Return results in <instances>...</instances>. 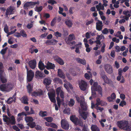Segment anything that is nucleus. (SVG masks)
<instances>
[{
	"label": "nucleus",
	"mask_w": 131,
	"mask_h": 131,
	"mask_svg": "<svg viewBox=\"0 0 131 131\" xmlns=\"http://www.w3.org/2000/svg\"><path fill=\"white\" fill-rule=\"evenodd\" d=\"M75 97L78 102L80 104L81 108H79V110L80 115L84 120H85L89 115V113L85 111L87 110L88 107L84 101V97L83 96L79 97L77 95Z\"/></svg>",
	"instance_id": "obj_1"
},
{
	"label": "nucleus",
	"mask_w": 131,
	"mask_h": 131,
	"mask_svg": "<svg viewBox=\"0 0 131 131\" xmlns=\"http://www.w3.org/2000/svg\"><path fill=\"white\" fill-rule=\"evenodd\" d=\"M117 125L121 129L130 131L131 130V127L128 125V121H118L117 122Z\"/></svg>",
	"instance_id": "obj_2"
},
{
	"label": "nucleus",
	"mask_w": 131,
	"mask_h": 131,
	"mask_svg": "<svg viewBox=\"0 0 131 131\" xmlns=\"http://www.w3.org/2000/svg\"><path fill=\"white\" fill-rule=\"evenodd\" d=\"M97 83H94L93 86L91 87L92 90V96L89 97V99L91 100L92 99V97H94L96 96L95 91H98L99 93L101 95H102V88L100 86H98V89H97L96 86Z\"/></svg>",
	"instance_id": "obj_3"
},
{
	"label": "nucleus",
	"mask_w": 131,
	"mask_h": 131,
	"mask_svg": "<svg viewBox=\"0 0 131 131\" xmlns=\"http://www.w3.org/2000/svg\"><path fill=\"white\" fill-rule=\"evenodd\" d=\"M4 122L6 123L7 125H14L16 124L15 118L13 115L8 117L7 116L3 114L2 116Z\"/></svg>",
	"instance_id": "obj_4"
},
{
	"label": "nucleus",
	"mask_w": 131,
	"mask_h": 131,
	"mask_svg": "<svg viewBox=\"0 0 131 131\" xmlns=\"http://www.w3.org/2000/svg\"><path fill=\"white\" fill-rule=\"evenodd\" d=\"M14 87L12 83H9L7 84L1 85L0 86V90L3 91L8 92L10 91Z\"/></svg>",
	"instance_id": "obj_5"
},
{
	"label": "nucleus",
	"mask_w": 131,
	"mask_h": 131,
	"mask_svg": "<svg viewBox=\"0 0 131 131\" xmlns=\"http://www.w3.org/2000/svg\"><path fill=\"white\" fill-rule=\"evenodd\" d=\"M78 84L80 89L83 91H85L88 88V84L86 81L81 80L78 81Z\"/></svg>",
	"instance_id": "obj_6"
},
{
	"label": "nucleus",
	"mask_w": 131,
	"mask_h": 131,
	"mask_svg": "<svg viewBox=\"0 0 131 131\" xmlns=\"http://www.w3.org/2000/svg\"><path fill=\"white\" fill-rule=\"evenodd\" d=\"M61 126L64 129L68 130L69 128V125L68 122L65 119H62L61 121Z\"/></svg>",
	"instance_id": "obj_7"
},
{
	"label": "nucleus",
	"mask_w": 131,
	"mask_h": 131,
	"mask_svg": "<svg viewBox=\"0 0 131 131\" xmlns=\"http://www.w3.org/2000/svg\"><path fill=\"white\" fill-rule=\"evenodd\" d=\"M34 75V72L31 70L27 71V79L28 82L31 81Z\"/></svg>",
	"instance_id": "obj_8"
},
{
	"label": "nucleus",
	"mask_w": 131,
	"mask_h": 131,
	"mask_svg": "<svg viewBox=\"0 0 131 131\" xmlns=\"http://www.w3.org/2000/svg\"><path fill=\"white\" fill-rule=\"evenodd\" d=\"M70 119L72 122L74 123L76 125H80L82 123V121L79 120L74 115H72L70 116Z\"/></svg>",
	"instance_id": "obj_9"
},
{
	"label": "nucleus",
	"mask_w": 131,
	"mask_h": 131,
	"mask_svg": "<svg viewBox=\"0 0 131 131\" xmlns=\"http://www.w3.org/2000/svg\"><path fill=\"white\" fill-rule=\"evenodd\" d=\"M0 78L1 81L3 83L7 82L5 74L3 70H0Z\"/></svg>",
	"instance_id": "obj_10"
},
{
	"label": "nucleus",
	"mask_w": 131,
	"mask_h": 131,
	"mask_svg": "<svg viewBox=\"0 0 131 131\" xmlns=\"http://www.w3.org/2000/svg\"><path fill=\"white\" fill-rule=\"evenodd\" d=\"M48 94L51 101L52 102L55 103L56 102L55 99L56 94L54 90H52L51 92L48 93Z\"/></svg>",
	"instance_id": "obj_11"
},
{
	"label": "nucleus",
	"mask_w": 131,
	"mask_h": 131,
	"mask_svg": "<svg viewBox=\"0 0 131 131\" xmlns=\"http://www.w3.org/2000/svg\"><path fill=\"white\" fill-rule=\"evenodd\" d=\"M16 97V93H15L12 97H9L7 100L6 101V103L9 104H10L13 102H15Z\"/></svg>",
	"instance_id": "obj_12"
},
{
	"label": "nucleus",
	"mask_w": 131,
	"mask_h": 131,
	"mask_svg": "<svg viewBox=\"0 0 131 131\" xmlns=\"http://www.w3.org/2000/svg\"><path fill=\"white\" fill-rule=\"evenodd\" d=\"M105 71L108 73L111 74L113 72V69L112 66L109 64H106L104 66Z\"/></svg>",
	"instance_id": "obj_13"
},
{
	"label": "nucleus",
	"mask_w": 131,
	"mask_h": 131,
	"mask_svg": "<svg viewBox=\"0 0 131 131\" xmlns=\"http://www.w3.org/2000/svg\"><path fill=\"white\" fill-rule=\"evenodd\" d=\"M101 76L105 83L108 84L112 83V81L111 80L109 79L105 75L102 74V73H101Z\"/></svg>",
	"instance_id": "obj_14"
},
{
	"label": "nucleus",
	"mask_w": 131,
	"mask_h": 131,
	"mask_svg": "<svg viewBox=\"0 0 131 131\" xmlns=\"http://www.w3.org/2000/svg\"><path fill=\"white\" fill-rule=\"evenodd\" d=\"M14 9L12 7H10L8 8L6 10V12L5 14L6 17L8 18V15H10L14 14Z\"/></svg>",
	"instance_id": "obj_15"
},
{
	"label": "nucleus",
	"mask_w": 131,
	"mask_h": 131,
	"mask_svg": "<svg viewBox=\"0 0 131 131\" xmlns=\"http://www.w3.org/2000/svg\"><path fill=\"white\" fill-rule=\"evenodd\" d=\"M56 94L57 96L59 97L60 93L61 97L63 99L64 98V94L63 91L62 90L60 87L58 88L56 90Z\"/></svg>",
	"instance_id": "obj_16"
},
{
	"label": "nucleus",
	"mask_w": 131,
	"mask_h": 131,
	"mask_svg": "<svg viewBox=\"0 0 131 131\" xmlns=\"http://www.w3.org/2000/svg\"><path fill=\"white\" fill-rule=\"evenodd\" d=\"M55 67L54 64L47 62L46 65V68L48 70L53 69Z\"/></svg>",
	"instance_id": "obj_17"
},
{
	"label": "nucleus",
	"mask_w": 131,
	"mask_h": 131,
	"mask_svg": "<svg viewBox=\"0 0 131 131\" xmlns=\"http://www.w3.org/2000/svg\"><path fill=\"white\" fill-rule=\"evenodd\" d=\"M103 23L102 21L99 20H97L96 23V29L99 31L101 30L102 28Z\"/></svg>",
	"instance_id": "obj_18"
},
{
	"label": "nucleus",
	"mask_w": 131,
	"mask_h": 131,
	"mask_svg": "<svg viewBox=\"0 0 131 131\" xmlns=\"http://www.w3.org/2000/svg\"><path fill=\"white\" fill-rule=\"evenodd\" d=\"M28 64L32 69H34L36 67V61L35 60H32L29 62Z\"/></svg>",
	"instance_id": "obj_19"
},
{
	"label": "nucleus",
	"mask_w": 131,
	"mask_h": 131,
	"mask_svg": "<svg viewBox=\"0 0 131 131\" xmlns=\"http://www.w3.org/2000/svg\"><path fill=\"white\" fill-rule=\"evenodd\" d=\"M26 115L25 113L24 112H22L21 113H19L18 114V117L17 118V120L19 122L21 120H22L23 118V116L24 115L26 116Z\"/></svg>",
	"instance_id": "obj_20"
},
{
	"label": "nucleus",
	"mask_w": 131,
	"mask_h": 131,
	"mask_svg": "<svg viewBox=\"0 0 131 131\" xmlns=\"http://www.w3.org/2000/svg\"><path fill=\"white\" fill-rule=\"evenodd\" d=\"M51 80L50 78L48 77L45 78L43 81V84L46 85H49L50 84Z\"/></svg>",
	"instance_id": "obj_21"
},
{
	"label": "nucleus",
	"mask_w": 131,
	"mask_h": 131,
	"mask_svg": "<svg viewBox=\"0 0 131 131\" xmlns=\"http://www.w3.org/2000/svg\"><path fill=\"white\" fill-rule=\"evenodd\" d=\"M64 82H65V83L64 85V86L67 91H68V86L71 90L73 89L72 85L69 82H68L67 81L65 80H64Z\"/></svg>",
	"instance_id": "obj_22"
},
{
	"label": "nucleus",
	"mask_w": 131,
	"mask_h": 131,
	"mask_svg": "<svg viewBox=\"0 0 131 131\" xmlns=\"http://www.w3.org/2000/svg\"><path fill=\"white\" fill-rule=\"evenodd\" d=\"M58 75L59 77L63 79H64L65 77L64 74L60 69H58Z\"/></svg>",
	"instance_id": "obj_23"
},
{
	"label": "nucleus",
	"mask_w": 131,
	"mask_h": 131,
	"mask_svg": "<svg viewBox=\"0 0 131 131\" xmlns=\"http://www.w3.org/2000/svg\"><path fill=\"white\" fill-rule=\"evenodd\" d=\"M77 61L79 63L83 65L86 64V61L84 58L81 59L79 58H77L76 59Z\"/></svg>",
	"instance_id": "obj_24"
},
{
	"label": "nucleus",
	"mask_w": 131,
	"mask_h": 131,
	"mask_svg": "<svg viewBox=\"0 0 131 131\" xmlns=\"http://www.w3.org/2000/svg\"><path fill=\"white\" fill-rule=\"evenodd\" d=\"M42 91L39 90L37 92H34L32 93L31 95L35 96H39L42 95Z\"/></svg>",
	"instance_id": "obj_25"
},
{
	"label": "nucleus",
	"mask_w": 131,
	"mask_h": 131,
	"mask_svg": "<svg viewBox=\"0 0 131 131\" xmlns=\"http://www.w3.org/2000/svg\"><path fill=\"white\" fill-rule=\"evenodd\" d=\"M38 67L39 69L41 70H43L46 67L44 63L40 61L38 63Z\"/></svg>",
	"instance_id": "obj_26"
},
{
	"label": "nucleus",
	"mask_w": 131,
	"mask_h": 131,
	"mask_svg": "<svg viewBox=\"0 0 131 131\" xmlns=\"http://www.w3.org/2000/svg\"><path fill=\"white\" fill-rule=\"evenodd\" d=\"M20 100L22 103L24 104H27L28 103V99L27 96H24L22 97L20 99Z\"/></svg>",
	"instance_id": "obj_27"
},
{
	"label": "nucleus",
	"mask_w": 131,
	"mask_h": 131,
	"mask_svg": "<svg viewBox=\"0 0 131 131\" xmlns=\"http://www.w3.org/2000/svg\"><path fill=\"white\" fill-rule=\"evenodd\" d=\"M96 8L97 10H104V6L100 3L96 6Z\"/></svg>",
	"instance_id": "obj_28"
},
{
	"label": "nucleus",
	"mask_w": 131,
	"mask_h": 131,
	"mask_svg": "<svg viewBox=\"0 0 131 131\" xmlns=\"http://www.w3.org/2000/svg\"><path fill=\"white\" fill-rule=\"evenodd\" d=\"M91 129L92 131H100V130L97 126L94 125H92Z\"/></svg>",
	"instance_id": "obj_29"
},
{
	"label": "nucleus",
	"mask_w": 131,
	"mask_h": 131,
	"mask_svg": "<svg viewBox=\"0 0 131 131\" xmlns=\"http://www.w3.org/2000/svg\"><path fill=\"white\" fill-rule=\"evenodd\" d=\"M27 91L29 93H30L32 91L33 86L32 84H28L27 86Z\"/></svg>",
	"instance_id": "obj_30"
},
{
	"label": "nucleus",
	"mask_w": 131,
	"mask_h": 131,
	"mask_svg": "<svg viewBox=\"0 0 131 131\" xmlns=\"http://www.w3.org/2000/svg\"><path fill=\"white\" fill-rule=\"evenodd\" d=\"M25 120L27 122L30 123L33 121V119L31 117H26L25 118Z\"/></svg>",
	"instance_id": "obj_31"
},
{
	"label": "nucleus",
	"mask_w": 131,
	"mask_h": 131,
	"mask_svg": "<svg viewBox=\"0 0 131 131\" xmlns=\"http://www.w3.org/2000/svg\"><path fill=\"white\" fill-rule=\"evenodd\" d=\"M65 39H68V40L71 41L72 40H74L75 39V37L73 34H71L69 35L68 37L66 38Z\"/></svg>",
	"instance_id": "obj_32"
},
{
	"label": "nucleus",
	"mask_w": 131,
	"mask_h": 131,
	"mask_svg": "<svg viewBox=\"0 0 131 131\" xmlns=\"http://www.w3.org/2000/svg\"><path fill=\"white\" fill-rule=\"evenodd\" d=\"M57 102L58 105V106L59 107H60L61 104L63 102L64 100L63 99H62L61 100L59 97L58 96H57Z\"/></svg>",
	"instance_id": "obj_33"
},
{
	"label": "nucleus",
	"mask_w": 131,
	"mask_h": 131,
	"mask_svg": "<svg viewBox=\"0 0 131 131\" xmlns=\"http://www.w3.org/2000/svg\"><path fill=\"white\" fill-rule=\"evenodd\" d=\"M65 40L66 43L70 45H74L75 44V42L74 41H71L68 40L67 39H65Z\"/></svg>",
	"instance_id": "obj_34"
},
{
	"label": "nucleus",
	"mask_w": 131,
	"mask_h": 131,
	"mask_svg": "<svg viewBox=\"0 0 131 131\" xmlns=\"http://www.w3.org/2000/svg\"><path fill=\"white\" fill-rule=\"evenodd\" d=\"M66 24L69 27H72L73 23L72 21L70 20H67L65 21Z\"/></svg>",
	"instance_id": "obj_35"
},
{
	"label": "nucleus",
	"mask_w": 131,
	"mask_h": 131,
	"mask_svg": "<svg viewBox=\"0 0 131 131\" xmlns=\"http://www.w3.org/2000/svg\"><path fill=\"white\" fill-rule=\"evenodd\" d=\"M43 74L39 71H37L36 72L35 75L37 77H43Z\"/></svg>",
	"instance_id": "obj_36"
},
{
	"label": "nucleus",
	"mask_w": 131,
	"mask_h": 131,
	"mask_svg": "<svg viewBox=\"0 0 131 131\" xmlns=\"http://www.w3.org/2000/svg\"><path fill=\"white\" fill-rule=\"evenodd\" d=\"M29 4L30 6L31 7H33L36 4H39V1H38L37 2H29Z\"/></svg>",
	"instance_id": "obj_37"
},
{
	"label": "nucleus",
	"mask_w": 131,
	"mask_h": 131,
	"mask_svg": "<svg viewBox=\"0 0 131 131\" xmlns=\"http://www.w3.org/2000/svg\"><path fill=\"white\" fill-rule=\"evenodd\" d=\"M60 64L62 65L64 64L63 61L60 58H58L56 60Z\"/></svg>",
	"instance_id": "obj_38"
},
{
	"label": "nucleus",
	"mask_w": 131,
	"mask_h": 131,
	"mask_svg": "<svg viewBox=\"0 0 131 131\" xmlns=\"http://www.w3.org/2000/svg\"><path fill=\"white\" fill-rule=\"evenodd\" d=\"M39 115L42 117H44L47 116V114L46 112H43L40 111L39 113Z\"/></svg>",
	"instance_id": "obj_39"
},
{
	"label": "nucleus",
	"mask_w": 131,
	"mask_h": 131,
	"mask_svg": "<svg viewBox=\"0 0 131 131\" xmlns=\"http://www.w3.org/2000/svg\"><path fill=\"white\" fill-rule=\"evenodd\" d=\"M20 34L21 35V36H22L24 37H27V35L25 32L23 30H22L20 31Z\"/></svg>",
	"instance_id": "obj_40"
},
{
	"label": "nucleus",
	"mask_w": 131,
	"mask_h": 131,
	"mask_svg": "<svg viewBox=\"0 0 131 131\" xmlns=\"http://www.w3.org/2000/svg\"><path fill=\"white\" fill-rule=\"evenodd\" d=\"M75 102L74 100L72 99H70L69 101L68 104L70 106H72L74 104Z\"/></svg>",
	"instance_id": "obj_41"
},
{
	"label": "nucleus",
	"mask_w": 131,
	"mask_h": 131,
	"mask_svg": "<svg viewBox=\"0 0 131 131\" xmlns=\"http://www.w3.org/2000/svg\"><path fill=\"white\" fill-rule=\"evenodd\" d=\"M123 13L124 15H125L128 17L130 16L131 14V12L127 10H125L123 11Z\"/></svg>",
	"instance_id": "obj_42"
},
{
	"label": "nucleus",
	"mask_w": 131,
	"mask_h": 131,
	"mask_svg": "<svg viewBox=\"0 0 131 131\" xmlns=\"http://www.w3.org/2000/svg\"><path fill=\"white\" fill-rule=\"evenodd\" d=\"M57 18L55 17L53 18L51 21V25L52 26H53L56 23Z\"/></svg>",
	"instance_id": "obj_43"
},
{
	"label": "nucleus",
	"mask_w": 131,
	"mask_h": 131,
	"mask_svg": "<svg viewBox=\"0 0 131 131\" xmlns=\"http://www.w3.org/2000/svg\"><path fill=\"white\" fill-rule=\"evenodd\" d=\"M27 125L29 126L31 128H34L36 125V124L35 122H31L30 123H28Z\"/></svg>",
	"instance_id": "obj_44"
},
{
	"label": "nucleus",
	"mask_w": 131,
	"mask_h": 131,
	"mask_svg": "<svg viewBox=\"0 0 131 131\" xmlns=\"http://www.w3.org/2000/svg\"><path fill=\"white\" fill-rule=\"evenodd\" d=\"M44 119L46 121L49 122H51L53 120V118L51 117H45L44 118Z\"/></svg>",
	"instance_id": "obj_45"
},
{
	"label": "nucleus",
	"mask_w": 131,
	"mask_h": 131,
	"mask_svg": "<svg viewBox=\"0 0 131 131\" xmlns=\"http://www.w3.org/2000/svg\"><path fill=\"white\" fill-rule=\"evenodd\" d=\"M97 38L100 40H101L102 39L104 40L105 39V38L102 34H101V35H98Z\"/></svg>",
	"instance_id": "obj_46"
},
{
	"label": "nucleus",
	"mask_w": 131,
	"mask_h": 131,
	"mask_svg": "<svg viewBox=\"0 0 131 131\" xmlns=\"http://www.w3.org/2000/svg\"><path fill=\"white\" fill-rule=\"evenodd\" d=\"M29 2H27L25 3L24 5V7L25 9H27L28 7H30Z\"/></svg>",
	"instance_id": "obj_47"
},
{
	"label": "nucleus",
	"mask_w": 131,
	"mask_h": 131,
	"mask_svg": "<svg viewBox=\"0 0 131 131\" xmlns=\"http://www.w3.org/2000/svg\"><path fill=\"white\" fill-rule=\"evenodd\" d=\"M84 77L85 78L89 80L91 78H92V76L87 73H86L84 74Z\"/></svg>",
	"instance_id": "obj_48"
},
{
	"label": "nucleus",
	"mask_w": 131,
	"mask_h": 131,
	"mask_svg": "<svg viewBox=\"0 0 131 131\" xmlns=\"http://www.w3.org/2000/svg\"><path fill=\"white\" fill-rule=\"evenodd\" d=\"M17 31V30L16 29H15L13 31H12L10 32H8V33H6L7 34V37H8L10 35H11V34H12L14 33L15 32Z\"/></svg>",
	"instance_id": "obj_49"
},
{
	"label": "nucleus",
	"mask_w": 131,
	"mask_h": 131,
	"mask_svg": "<svg viewBox=\"0 0 131 131\" xmlns=\"http://www.w3.org/2000/svg\"><path fill=\"white\" fill-rule=\"evenodd\" d=\"M33 22L31 21L30 23L28 24L27 25V27L29 29L31 28L33 26Z\"/></svg>",
	"instance_id": "obj_50"
},
{
	"label": "nucleus",
	"mask_w": 131,
	"mask_h": 131,
	"mask_svg": "<svg viewBox=\"0 0 131 131\" xmlns=\"http://www.w3.org/2000/svg\"><path fill=\"white\" fill-rule=\"evenodd\" d=\"M42 7L41 6L40 7H36L35 8V10L37 12H40L42 9Z\"/></svg>",
	"instance_id": "obj_51"
},
{
	"label": "nucleus",
	"mask_w": 131,
	"mask_h": 131,
	"mask_svg": "<svg viewBox=\"0 0 131 131\" xmlns=\"http://www.w3.org/2000/svg\"><path fill=\"white\" fill-rule=\"evenodd\" d=\"M102 101L99 98H97L96 100V103L95 105L98 106V105H100Z\"/></svg>",
	"instance_id": "obj_52"
},
{
	"label": "nucleus",
	"mask_w": 131,
	"mask_h": 131,
	"mask_svg": "<svg viewBox=\"0 0 131 131\" xmlns=\"http://www.w3.org/2000/svg\"><path fill=\"white\" fill-rule=\"evenodd\" d=\"M48 3L53 5L54 4H56L57 2L53 0H48Z\"/></svg>",
	"instance_id": "obj_53"
},
{
	"label": "nucleus",
	"mask_w": 131,
	"mask_h": 131,
	"mask_svg": "<svg viewBox=\"0 0 131 131\" xmlns=\"http://www.w3.org/2000/svg\"><path fill=\"white\" fill-rule=\"evenodd\" d=\"M126 105V102L124 101H121L119 104V106L122 107H123L124 105Z\"/></svg>",
	"instance_id": "obj_54"
},
{
	"label": "nucleus",
	"mask_w": 131,
	"mask_h": 131,
	"mask_svg": "<svg viewBox=\"0 0 131 131\" xmlns=\"http://www.w3.org/2000/svg\"><path fill=\"white\" fill-rule=\"evenodd\" d=\"M54 35L57 37H60L61 36V34L58 31L55 32L54 33Z\"/></svg>",
	"instance_id": "obj_55"
},
{
	"label": "nucleus",
	"mask_w": 131,
	"mask_h": 131,
	"mask_svg": "<svg viewBox=\"0 0 131 131\" xmlns=\"http://www.w3.org/2000/svg\"><path fill=\"white\" fill-rule=\"evenodd\" d=\"M7 49L8 48L6 47L5 48L2 49L1 52V53L3 55L6 52V51L7 50Z\"/></svg>",
	"instance_id": "obj_56"
},
{
	"label": "nucleus",
	"mask_w": 131,
	"mask_h": 131,
	"mask_svg": "<svg viewBox=\"0 0 131 131\" xmlns=\"http://www.w3.org/2000/svg\"><path fill=\"white\" fill-rule=\"evenodd\" d=\"M50 127L55 128H57V126L55 124L53 123H50Z\"/></svg>",
	"instance_id": "obj_57"
},
{
	"label": "nucleus",
	"mask_w": 131,
	"mask_h": 131,
	"mask_svg": "<svg viewBox=\"0 0 131 131\" xmlns=\"http://www.w3.org/2000/svg\"><path fill=\"white\" fill-rule=\"evenodd\" d=\"M102 33L104 34H106L108 32V30L107 28L104 29L102 31Z\"/></svg>",
	"instance_id": "obj_58"
},
{
	"label": "nucleus",
	"mask_w": 131,
	"mask_h": 131,
	"mask_svg": "<svg viewBox=\"0 0 131 131\" xmlns=\"http://www.w3.org/2000/svg\"><path fill=\"white\" fill-rule=\"evenodd\" d=\"M13 38L12 37H10L9 38L8 40V42L10 44H12L13 43Z\"/></svg>",
	"instance_id": "obj_59"
},
{
	"label": "nucleus",
	"mask_w": 131,
	"mask_h": 131,
	"mask_svg": "<svg viewBox=\"0 0 131 131\" xmlns=\"http://www.w3.org/2000/svg\"><path fill=\"white\" fill-rule=\"evenodd\" d=\"M95 108L97 110L101 112H102L103 110V108L100 107L98 106L96 107Z\"/></svg>",
	"instance_id": "obj_60"
},
{
	"label": "nucleus",
	"mask_w": 131,
	"mask_h": 131,
	"mask_svg": "<svg viewBox=\"0 0 131 131\" xmlns=\"http://www.w3.org/2000/svg\"><path fill=\"white\" fill-rule=\"evenodd\" d=\"M51 45H54L58 41L54 39H52L51 40Z\"/></svg>",
	"instance_id": "obj_61"
},
{
	"label": "nucleus",
	"mask_w": 131,
	"mask_h": 131,
	"mask_svg": "<svg viewBox=\"0 0 131 131\" xmlns=\"http://www.w3.org/2000/svg\"><path fill=\"white\" fill-rule=\"evenodd\" d=\"M112 40L113 41L117 43L119 42V39H117L116 37L113 38L112 39Z\"/></svg>",
	"instance_id": "obj_62"
},
{
	"label": "nucleus",
	"mask_w": 131,
	"mask_h": 131,
	"mask_svg": "<svg viewBox=\"0 0 131 131\" xmlns=\"http://www.w3.org/2000/svg\"><path fill=\"white\" fill-rule=\"evenodd\" d=\"M4 30L6 33H8V27L6 25L4 28Z\"/></svg>",
	"instance_id": "obj_63"
},
{
	"label": "nucleus",
	"mask_w": 131,
	"mask_h": 131,
	"mask_svg": "<svg viewBox=\"0 0 131 131\" xmlns=\"http://www.w3.org/2000/svg\"><path fill=\"white\" fill-rule=\"evenodd\" d=\"M31 102H33L34 103L37 104H38V101L37 100H35L33 99H31L30 100Z\"/></svg>",
	"instance_id": "obj_64"
}]
</instances>
